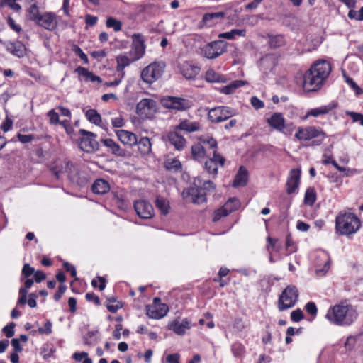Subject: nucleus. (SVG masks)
Returning a JSON list of instances; mask_svg holds the SVG:
<instances>
[{
  "label": "nucleus",
  "instance_id": "f257e3e1",
  "mask_svg": "<svg viewBox=\"0 0 363 363\" xmlns=\"http://www.w3.org/2000/svg\"><path fill=\"white\" fill-rule=\"evenodd\" d=\"M331 72L330 64L324 60L315 62L303 75V89L313 91L320 89Z\"/></svg>",
  "mask_w": 363,
  "mask_h": 363
},
{
  "label": "nucleus",
  "instance_id": "f03ea898",
  "mask_svg": "<svg viewBox=\"0 0 363 363\" xmlns=\"http://www.w3.org/2000/svg\"><path fill=\"white\" fill-rule=\"evenodd\" d=\"M194 185L196 187L184 189L182 196L184 199H189L190 202L197 205L207 201L206 194L203 191H211L216 189V185L212 181L206 180L203 182L200 177L194 179Z\"/></svg>",
  "mask_w": 363,
  "mask_h": 363
},
{
  "label": "nucleus",
  "instance_id": "7ed1b4c3",
  "mask_svg": "<svg viewBox=\"0 0 363 363\" xmlns=\"http://www.w3.org/2000/svg\"><path fill=\"white\" fill-rule=\"evenodd\" d=\"M325 317L335 325H350L357 318V314L350 306L335 305L328 310Z\"/></svg>",
  "mask_w": 363,
  "mask_h": 363
},
{
  "label": "nucleus",
  "instance_id": "20e7f679",
  "mask_svg": "<svg viewBox=\"0 0 363 363\" xmlns=\"http://www.w3.org/2000/svg\"><path fill=\"white\" fill-rule=\"evenodd\" d=\"M359 218L352 213H340L335 219V228L340 235L355 233L360 228Z\"/></svg>",
  "mask_w": 363,
  "mask_h": 363
},
{
  "label": "nucleus",
  "instance_id": "39448f33",
  "mask_svg": "<svg viewBox=\"0 0 363 363\" xmlns=\"http://www.w3.org/2000/svg\"><path fill=\"white\" fill-rule=\"evenodd\" d=\"M295 138L298 140H310L314 139L312 140L311 145L318 146L323 143L325 138V133L321 129L316 128L313 126L306 128L299 127L295 134Z\"/></svg>",
  "mask_w": 363,
  "mask_h": 363
},
{
  "label": "nucleus",
  "instance_id": "423d86ee",
  "mask_svg": "<svg viewBox=\"0 0 363 363\" xmlns=\"http://www.w3.org/2000/svg\"><path fill=\"white\" fill-rule=\"evenodd\" d=\"M299 293L294 285L287 286L279 297L277 307L279 311H284L293 308L298 298Z\"/></svg>",
  "mask_w": 363,
  "mask_h": 363
},
{
  "label": "nucleus",
  "instance_id": "0eeeda50",
  "mask_svg": "<svg viewBox=\"0 0 363 363\" xmlns=\"http://www.w3.org/2000/svg\"><path fill=\"white\" fill-rule=\"evenodd\" d=\"M79 134L81 136L77 143L80 150L86 153H93L99 150L100 145L96 140V134L84 129H80Z\"/></svg>",
  "mask_w": 363,
  "mask_h": 363
},
{
  "label": "nucleus",
  "instance_id": "6e6552de",
  "mask_svg": "<svg viewBox=\"0 0 363 363\" xmlns=\"http://www.w3.org/2000/svg\"><path fill=\"white\" fill-rule=\"evenodd\" d=\"M52 172L56 179H59L61 174L66 173L68 179L71 182L77 184L79 186H83L86 183L84 179H82L79 177L78 170L75 165L71 162H65V165L62 166V169L57 170L56 167L52 169Z\"/></svg>",
  "mask_w": 363,
  "mask_h": 363
},
{
  "label": "nucleus",
  "instance_id": "1a4fd4ad",
  "mask_svg": "<svg viewBox=\"0 0 363 363\" xmlns=\"http://www.w3.org/2000/svg\"><path fill=\"white\" fill-rule=\"evenodd\" d=\"M160 104L166 108L178 111H186L192 106V101L177 96H166L160 100Z\"/></svg>",
  "mask_w": 363,
  "mask_h": 363
},
{
  "label": "nucleus",
  "instance_id": "9d476101",
  "mask_svg": "<svg viewBox=\"0 0 363 363\" xmlns=\"http://www.w3.org/2000/svg\"><path fill=\"white\" fill-rule=\"evenodd\" d=\"M240 206V201L235 197L230 198L226 203L213 213V221L218 222L222 218L226 217Z\"/></svg>",
  "mask_w": 363,
  "mask_h": 363
},
{
  "label": "nucleus",
  "instance_id": "9b49d317",
  "mask_svg": "<svg viewBox=\"0 0 363 363\" xmlns=\"http://www.w3.org/2000/svg\"><path fill=\"white\" fill-rule=\"evenodd\" d=\"M226 51V43L224 40H216L208 44L203 50L204 56L208 59H214Z\"/></svg>",
  "mask_w": 363,
  "mask_h": 363
},
{
  "label": "nucleus",
  "instance_id": "f8f14e48",
  "mask_svg": "<svg viewBox=\"0 0 363 363\" xmlns=\"http://www.w3.org/2000/svg\"><path fill=\"white\" fill-rule=\"evenodd\" d=\"M162 74L161 67L157 64H150L141 72V79L147 84H152Z\"/></svg>",
  "mask_w": 363,
  "mask_h": 363
},
{
  "label": "nucleus",
  "instance_id": "ddd939ff",
  "mask_svg": "<svg viewBox=\"0 0 363 363\" xmlns=\"http://www.w3.org/2000/svg\"><path fill=\"white\" fill-rule=\"evenodd\" d=\"M133 48L129 52V56L133 57V60H140L145 54V45L143 36L140 33H135L132 35Z\"/></svg>",
  "mask_w": 363,
  "mask_h": 363
},
{
  "label": "nucleus",
  "instance_id": "4468645a",
  "mask_svg": "<svg viewBox=\"0 0 363 363\" xmlns=\"http://www.w3.org/2000/svg\"><path fill=\"white\" fill-rule=\"evenodd\" d=\"M134 208L138 216L141 218L149 219L154 216V208L152 205L145 200L135 201Z\"/></svg>",
  "mask_w": 363,
  "mask_h": 363
},
{
  "label": "nucleus",
  "instance_id": "2eb2a0df",
  "mask_svg": "<svg viewBox=\"0 0 363 363\" xmlns=\"http://www.w3.org/2000/svg\"><path fill=\"white\" fill-rule=\"evenodd\" d=\"M35 23L48 30H54L57 26V16L52 12H45L38 18Z\"/></svg>",
  "mask_w": 363,
  "mask_h": 363
},
{
  "label": "nucleus",
  "instance_id": "dca6fc26",
  "mask_svg": "<svg viewBox=\"0 0 363 363\" xmlns=\"http://www.w3.org/2000/svg\"><path fill=\"white\" fill-rule=\"evenodd\" d=\"M100 142L106 148L107 152L116 157H125L128 155L127 150L111 138H102Z\"/></svg>",
  "mask_w": 363,
  "mask_h": 363
},
{
  "label": "nucleus",
  "instance_id": "f3484780",
  "mask_svg": "<svg viewBox=\"0 0 363 363\" xmlns=\"http://www.w3.org/2000/svg\"><path fill=\"white\" fill-rule=\"evenodd\" d=\"M162 140L165 142L168 141L174 147L175 150L179 151L183 150L186 145L185 138L178 133V130H175V128L173 131H169L163 135Z\"/></svg>",
  "mask_w": 363,
  "mask_h": 363
},
{
  "label": "nucleus",
  "instance_id": "a211bd4d",
  "mask_svg": "<svg viewBox=\"0 0 363 363\" xmlns=\"http://www.w3.org/2000/svg\"><path fill=\"white\" fill-rule=\"evenodd\" d=\"M301 170L293 169L290 172V176L286 181V192L288 194H294L300 184Z\"/></svg>",
  "mask_w": 363,
  "mask_h": 363
},
{
  "label": "nucleus",
  "instance_id": "6ab92c4d",
  "mask_svg": "<svg viewBox=\"0 0 363 363\" xmlns=\"http://www.w3.org/2000/svg\"><path fill=\"white\" fill-rule=\"evenodd\" d=\"M169 308L167 304L158 306H147L146 314L151 318L160 319L164 317L168 312Z\"/></svg>",
  "mask_w": 363,
  "mask_h": 363
},
{
  "label": "nucleus",
  "instance_id": "aec40b11",
  "mask_svg": "<svg viewBox=\"0 0 363 363\" xmlns=\"http://www.w3.org/2000/svg\"><path fill=\"white\" fill-rule=\"evenodd\" d=\"M156 111V102L151 99H143L136 106L137 113H151Z\"/></svg>",
  "mask_w": 363,
  "mask_h": 363
},
{
  "label": "nucleus",
  "instance_id": "412c9836",
  "mask_svg": "<svg viewBox=\"0 0 363 363\" xmlns=\"http://www.w3.org/2000/svg\"><path fill=\"white\" fill-rule=\"evenodd\" d=\"M180 72L187 79H194L200 72V67L189 62H184L180 66Z\"/></svg>",
  "mask_w": 363,
  "mask_h": 363
},
{
  "label": "nucleus",
  "instance_id": "4be33fe9",
  "mask_svg": "<svg viewBox=\"0 0 363 363\" xmlns=\"http://www.w3.org/2000/svg\"><path fill=\"white\" fill-rule=\"evenodd\" d=\"M190 328L191 322L187 318L183 319L182 322L174 320L169 325V329L179 335H184Z\"/></svg>",
  "mask_w": 363,
  "mask_h": 363
},
{
  "label": "nucleus",
  "instance_id": "5701e85b",
  "mask_svg": "<svg viewBox=\"0 0 363 363\" xmlns=\"http://www.w3.org/2000/svg\"><path fill=\"white\" fill-rule=\"evenodd\" d=\"M116 135L118 140L124 145H128L131 147L137 143L138 138L136 135L132 132L125 130H118L116 131Z\"/></svg>",
  "mask_w": 363,
  "mask_h": 363
},
{
  "label": "nucleus",
  "instance_id": "b1692460",
  "mask_svg": "<svg viewBox=\"0 0 363 363\" xmlns=\"http://www.w3.org/2000/svg\"><path fill=\"white\" fill-rule=\"evenodd\" d=\"M248 181V171L244 167L241 166L237 172L235 179L233 182V187L245 186L247 185Z\"/></svg>",
  "mask_w": 363,
  "mask_h": 363
},
{
  "label": "nucleus",
  "instance_id": "393cba45",
  "mask_svg": "<svg viewBox=\"0 0 363 363\" xmlns=\"http://www.w3.org/2000/svg\"><path fill=\"white\" fill-rule=\"evenodd\" d=\"M24 279H26L24 281V286L19 289V298L17 302L19 306H24L27 303L28 289L33 284V279L21 277V280L23 281Z\"/></svg>",
  "mask_w": 363,
  "mask_h": 363
},
{
  "label": "nucleus",
  "instance_id": "a878e982",
  "mask_svg": "<svg viewBox=\"0 0 363 363\" xmlns=\"http://www.w3.org/2000/svg\"><path fill=\"white\" fill-rule=\"evenodd\" d=\"M6 50L13 55L21 57L25 54L26 48L20 41L8 42L6 43Z\"/></svg>",
  "mask_w": 363,
  "mask_h": 363
},
{
  "label": "nucleus",
  "instance_id": "bb28decb",
  "mask_svg": "<svg viewBox=\"0 0 363 363\" xmlns=\"http://www.w3.org/2000/svg\"><path fill=\"white\" fill-rule=\"evenodd\" d=\"M91 190L94 194H104L110 190V185L106 180L98 179L92 184Z\"/></svg>",
  "mask_w": 363,
  "mask_h": 363
},
{
  "label": "nucleus",
  "instance_id": "cd10ccee",
  "mask_svg": "<svg viewBox=\"0 0 363 363\" xmlns=\"http://www.w3.org/2000/svg\"><path fill=\"white\" fill-rule=\"evenodd\" d=\"M283 115H272L267 118L268 124L274 129L282 132L285 128V121L282 117Z\"/></svg>",
  "mask_w": 363,
  "mask_h": 363
},
{
  "label": "nucleus",
  "instance_id": "c85d7f7f",
  "mask_svg": "<svg viewBox=\"0 0 363 363\" xmlns=\"http://www.w3.org/2000/svg\"><path fill=\"white\" fill-rule=\"evenodd\" d=\"M75 72L78 73L79 77H84L86 82H101V79L99 76L95 75L85 67H78Z\"/></svg>",
  "mask_w": 363,
  "mask_h": 363
},
{
  "label": "nucleus",
  "instance_id": "c756f323",
  "mask_svg": "<svg viewBox=\"0 0 363 363\" xmlns=\"http://www.w3.org/2000/svg\"><path fill=\"white\" fill-rule=\"evenodd\" d=\"M50 116V121L52 124H59L62 125L66 133L70 135L73 133V128L70 123L69 119H60V115H49Z\"/></svg>",
  "mask_w": 363,
  "mask_h": 363
},
{
  "label": "nucleus",
  "instance_id": "7c9ffc66",
  "mask_svg": "<svg viewBox=\"0 0 363 363\" xmlns=\"http://www.w3.org/2000/svg\"><path fill=\"white\" fill-rule=\"evenodd\" d=\"M176 130H184L192 133L199 130L200 125L197 122H190L188 120L182 121L179 125L174 126Z\"/></svg>",
  "mask_w": 363,
  "mask_h": 363
},
{
  "label": "nucleus",
  "instance_id": "2f4dec72",
  "mask_svg": "<svg viewBox=\"0 0 363 363\" xmlns=\"http://www.w3.org/2000/svg\"><path fill=\"white\" fill-rule=\"evenodd\" d=\"M133 60V57H128L126 55H120L116 57L117 67L116 70L118 72L123 71L124 68L129 66L131 62H135Z\"/></svg>",
  "mask_w": 363,
  "mask_h": 363
},
{
  "label": "nucleus",
  "instance_id": "473e14b6",
  "mask_svg": "<svg viewBox=\"0 0 363 363\" xmlns=\"http://www.w3.org/2000/svg\"><path fill=\"white\" fill-rule=\"evenodd\" d=\"M139 152L143 155H147L151 152L152 144L150 139L147 137H143L137 140Z\"/></svg>",
  "mask_w": 363,
  "mask_h": 363
},
{
  "label": "nucleus",
  "instance_id": "72a5a7b5",
  "mask_svg": "<svg viewBox=\"0 0 363 363\" xmlns=\"http://www.w3.org/2000/svg\"><path fill=\"white\" fill-rule=\"evenodd\" d=\"M154 118V115H133L131 121L136 127L143 128L147 120H153Z\"/></svg>",
  "mask_w": 363,
  "mask_h": 363
},
{
  "label": "nucleus",
  "instance_id": "f704fd0d",
  "mask_svg": "<svg viewBox=\"0 0 363 363\" xmlns=\"http://www.w3.org/2000/svg\"><path fill=\"white\" fill-rule=\"evenodd\" d=\"M245 84V81L235 80L232 82L230 84L222 87L220 91L225 94H230L233 93L237 89L244 86Z\"/></svg>",
  "mask_w": 363,
  "mask_h": 363
},
{
  "label": "nucleus",
  "instance_id": "c9c22d12",
  "mask_svg": "<svg viewBox=\"0 0 363 363\" xmlns=\"http://www.w3.org/2000/svg\"><path fill=\"white\" fill-rule=\"evenodd\" d=\"M164 167L170 172H179L182 170V165L179 160L172 158L165 160Z\"/></svg>",
  "mask_w": 363,
  "mask_h": 363
},
{
  "label": "nucleus",
  "instance_id": "e433bc0d",
  "mask_svg": "<svg viewBox=\"0 0 363 363\" xmlns=\"http://www.w3.org/2000/svg\"><path fill=\"white\" fill-rule=\"evenodd\" d=\"M337 106V102L333 101L329 103L328 105L311 109V111H308L307 113H328L329 112L333 111L335 108H336Z\"/></svg>",
  "mask_w": 363,
  "mask_h": 363
},
{
  "label": "nucleus",
  "instance_id": "4c0bfd02",
  "mask_svg": "<svg viewBox=\"0 0 363 363\" xmlns=\"http://www.w3.org/2000/svg\"><path fill=\"white\" fill-rule=\"evenodd\" d=\"M155 206L163 215H167L169 213V203L166 199H164L161 196H157L155 200Z\"/></svg>",
  "mask_w": 363,
  "mask_h": 363
},
{
  "label": "nucleus",
  "instance_id": "58836bf2",
  "mask_svg": "<svg viewBox=\"0 0 363 363\" xmlns=\"http://www.w3.org/2000/svg\"><path fill=\"white\" fill-rule=\"evenodd\" d=\"M225 16L224 12L208 13L203 15L202 21L209 26L215 23L214 19L223 18Z\"/></svg>",
  "mask_w": 363,
  "mask_h": 363
},
{
  "label": "nucleus",
  "instance_id": "ea45409f",
  "mask_svg": "<svg viewBox=\"0 0 363 363\" xmlns=\"http://www.w3.org/2000/svg\"><path fill=\"white\" fill-rule=\"evenodd\" d=\"M316 200V191L313 187H309L306 189L304 196V203L308 206H313Z\"/></svg>",
  "mask_w": 363,
  "mask_h": 363
},
{
  "label": "nucleus",
  "instance_id": "a19ab883",
  "mask_svg": "<svg viewBox=\"0 0 363 363\" xmlns=\"http://www.w3.org/2000/svg\"><path fill=\"white\" fill-rule=\"evenodd\" d=\"M245 34H246V30L245 29H240H240H233L229 32L220 33L219 35V37L225 38V39L232 40V39L235 38V35L245 36Z\"/></svg>",
  "mask_w": 363,
  "mask_h": 363
},
{
  "label": "nucleus",
  "instance_id": "79ce46f5",
  "mask_svg": "<svg viewBox=\"0 0 363 363\" xmlns=\"http://www.w3.org/2000/svg\"><path fill=\"white\" fill-rule=\"evenodd\" d=\"M191 155L194 159L199 160L205 155V148L201 144H196L191 147Z\"/></svg>",
  "mask_w": 363,
  "mask_h": 363
},
{
  "label": "nucleus",
  "instance_id": "37998d69",
  "mask_svg": "<svg viewBox=\"0 0 363 363\" xmlns=\"http://www.w3.org/2000/svg\"><path fill=\"white\" fill-rule=\"evenodd\" d=\"M106 25L108 28H113L115 32H118L122 28L121 21L113 17H108L106 19Z\"/></svg>",
  "mask_w": 363,
  "mask_h": 363
},
{
  "label": "nucleus",
  "instance_id": "c03bdc74",
  "mask_svg": "<svg viewBox=\"0 0 363 363\" xmlns=\"http://www.w3.org/2000/svg\"><path fill=\"white\" fill-rule=\"evenodd\" d=\"M205 169L209 174L215 177L218 174V165L213 160H206L205 162Z\"/></svg>",
  "mask_w": 363,
  "mask_h": 363
},
{
  "label": "nucleus",
  "instance_id": "a18cd8bd",
  "mask_svg": "<svg viewBox=\"0 0 363 363\" xmlns=\"http://www.w3.org/2000/svg\"><path fill=\"white\" fill-rule=\"evenodd\" d=\"M42 14L40 13L38 7L36 4H32L30 8L28 9V18L29 20L36 22L38 18L41 16Z\"/></svg>",
  "mask_w": 363,
  "mask_h": 363
},
{
  "label": "nucleus",
  "instance_id": "49530a36",
  "mask_svg": "<svg viewBox=\"0 0 363 363\" xmlns=\"http://www.w3.org/2000/svg\"><path fill=\"white\" fill-rule=\"evenodd\" d=\"M206 79L209 82L221 81V76L213 69H209L206 73Z\"/></svg>",
  "mask_w": 363,
  "mask_h": 363
},
{
  "label": "nucleus",
  "instance_id": "de8ad7c7",
  "mask_svg": "<svg viewBox=\"0 0 363 363\" xmlns=\"http://www.w3.org/2000/svg\"><path fill=\"white\" fill-rule=\"evenodd\" d=\"M72 50L85 63H89L87 55L82 51V50L77 45H73Z\"/></svg>",
  "mask_w": 363,
  "mask_h": 363
},
{
  "label": "nucleus",
  "instance_id": "09e8293b",
  "mask_svg": "<svg viewBox=\"0 0 363 363\" xmlns=\"http://www.w3.org/2000/svg\"><path fill=\"white\" fill-rule=\"evenodd\" d=\"M35 273L34 267H31L29 264L26 263L23 265L21 271V277L29 278Z\"/></svg>",
  "mask_w": 363,
  "mask_h": 363
},
{
  "label": "nucleus",
  "instance_id": "8fccbe9b",
  "mask_svg": "<svg viewBox=\"0 0 363 363\" xmlns=\"http://www.w3.org/2000/svg\"><path fill=\"white\" fill-rule=\"evenodd\" d=\"M15 327H16L15 323L11 322L3 328L2 331L5 334L6 337L10 338L14 335V333H15L14 328Z\"/></svg>",
  "mask_w": 363,
  "mask_h": 363
},
{
  "label": "nucleus",
  "instance_id": "3c124183",
  "mask_svg": "<svg viewBox=\"0 0 363 363\" xmlns=\"http://www.w3.org/2000/svg\"><path fill=\"white\" fill-rule=\"evenodd\" d=\"M200 140L209 145L211 149L217 148V141L211 136H203L200 138Z\"/></svg>",
  "mask_w": 363,
  "mask_h": 363
},
{
  "label": "nucleus",
  "instance_id": "603ef678",
  "mask_svg": "<svg viewBox=\"0 0 363 363\" xmlns=\"http://www.w3.org/2000/svg\"><path fill=\"white\" fill-rule=\"evenodd\" d=\"M233 328L235 332H241L245 328V322L242 318H236L233 321Z\"/></svg>",
  "mask_w": 363,
  "mask_h": 363
},
{
  "label": "nucleus",
  "instance_id": "864d4df0",
  "mask_svg": "<svg viewBox=\"0 0 363 363\" xmlns=\"http://www.w3.org/2000/svg\"><path fill=\"white\" fill-rule=\"evenodd\" d=\"M205 111H208V113H211V112H219V113H230L231 110L229 107L226 106H218L214 108H207Z\"/></svg>",
  "mask_w": 363,
  "mask_h": 363
},
{
  "label": "nucleus",
  "instance_id": "5fc2aeb1",
  "mask_svg": "<svg viewBox=\"0 0 363 363\" xmlns=\"http://www.w3.org/2000/svg\"><path fill=\"white\" fill-rule=\"evenodd\" d=\"M304 315L301 309H296L291 313V318L294 322H299L303 319Z\"/></svg>",
  "mask_w": 363,
  "mask_h": 363
},
{
  "label": "nucleus",
  "instance_id": "6e6d98bb",
  "mask_svg": "<svg viewBox=\"0 0 363 363\" xmlns=\"http://www.w3.org/2000/svg\"><path fill=\"white\" fill-rule=\"evenodd\" d=\"M285 245L286 250H289L291 252H293L296 250V247L294 246V243L291 233L287 234L286 236Z\"/></svg>",
  "mask_w": 363,
  "mask_h": 363
},
{
  "label": "nucleus",
  "instance_id": "4d7b16f0",
  "mask_svg": "<svg viewBox=\"0 0 363 363\" xmlns=\"http://www.w3.org/2000/svg\"><path fill=\"white\" fill-rule=\"evenodd\" d=\"M305 309L308 313L313 316H315L317 315L318 309L316 305L313 302L307 303L305 306Z\"/></svg>",
  "mask_w": 363,
  "mask_h": 363
},
{
  "label": "nucleus",
  "instance_id": "13d9d810",
  "mask_svg": "<svg viewBox=\"0 0 363 363\" xmlns=\"http://www.w3.org/2000/svg\"><path fill=\"white\" fill-rule=\"evenodd\" d=\"M16 137H17L18 140L22 143H30L35 138V136L32 134L23 135L21 133H18Z\"/></svg>",
  "mask_w": 363,
  "mask_h": 363
},
{
  "label": "nucleus",
  "instance_id": "bf43d9fd",
  "mask_svg": "<svg viewBox=\"0 0 363 363\" xmlns=\"http://www.w3.org/2000/svg\"><path fill=\"white\" fill-rule=\"evenodd\" d=\"M208 160H213L214 162H216L217 164H219L220 166H223L225 162V159L218 154L216 150L213 151V157L208 159Z\"/></svg>",
  "mask_w": 363,
  "mask_h": 363
},
{
  "label": "nucleus",
  "instance_id": "052dcab7",
  "mask_svg": "<svg viewBox=\"0 0 363 363\" xmlns=\"http://www.w3.org/2000/svg\"><path fill=\"white\" fill-rule=\"evenodd\" d=\"M87 119L92 123L99 125L102 126V120L101 115H85Z\"/></svg>",
  "mask_w": 363,
  "mask_h": 363
},
{
  "label": "nucleus",
  "instance_id": "680f3d73",
  "mask_svg": "<svg viewBox=\"0 0 363 363\" xmlns=\"http://www.w3.org/2000/svg\"><path fill=\"white\" fill-rule=\"evenodd\" d=\"M269 44L271 47H279L283 44V38L279 35L274 36L270 38Z\"/></svg>",
  "mask_w": 363,
  "mask_h": 363
},
{
  "label": "nucleus",
  "instance_id": "e2e57ef3",
  "mask_svg": "<svg viewBox=\"0 0 363 363\" xmlns=\"http://www.w3.org/2000/svg\"><path fill=\"white\" fill-rule=\"evenodd\" d=\"M323 164H333L337 169H338L340 172H345V168L343 167H340L337 162L333 160L331 157H328L325 160H323Z\"/></svg>",
  "mask_w": 363,
  "mask_h": 363
},
{
  "label": "nucleus",
  "instance_id": "0e129e2a",
  "mask_svg": "<svg viewBox=\"0 0 363 363\" xmlns=\"http://www.w3.org/2000/svg\"><path fill=\"white\" fill-rule=\"evenodd\" d=\"M7 23L12 30L17 33H20L22 30L21 26L16 24L15 21L11 16L8 17Z\"/></svg>",
  "mask_w": 363,
  "mask_h": 363
},
{
  "label": "nucleus",
  "instance_id": "69168bd1",
  "mask_svg": "<svg viewBox=\"0 0 363 363\" xmlns=\"http://www.w3.org/2000/svg\"><path fill=\"white\" fill-rule=\"evenodd\" d=\"M67 290V286L65 285V284H60L58 287V290L55 292V294H54V299L56 301H58L62 294L66 291Z\"/></svg>",
  "mask_w": 363,
  "mask_h": 363
},
{
  "label": "nucleus",
  "instance_id": "338daca9",
  "mask_svg": "<svg viewBox=\"0 0 363 363\" xmlns=\"http://www.w3.org/2000/svg\"><path fill=\"white\" fill-rule=\"evenodd\" d=\"M250 102L252 106L256 109L263 108L264 106V102L259 99L257 96H252L250 99Z\"/></svg>",
  "mask_w": 363,
  "mask_h": 363
},
{
  "label": "nucleus",
  "instance_id": "774afa93",
  "mask_svg": "<svg viewBox=\"0 0 363 363\" xmlns=\"http://www.w3.org/2000/svg\"><path fill=\"white\" fill-rule=\"evenodd\" d=\"M180 355L178 353L171 354L167 355L166 357V362L167 363H180L179 362Z\"/></svg>",
  "mask_w": 363,
  "mask_h": 363
}]
</instances>
